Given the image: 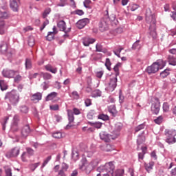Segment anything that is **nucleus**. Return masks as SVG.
<instances>
[{
  "instance_id": "f257e3e1",
  "label": "nucleus",
  "mask_w": 176,
  "mask_h": 176,
  "mask_svg": "<svg viewBox=\"0 0 176 176\" xmlns=\"http://www.w3.org/2000/svg\"><path fill=\"white\" fill-rule=\"evenodd\" d=\"M80 163L81 164L79 165V169L81 170V171H85L86 174H90V173L98 166L100 160L95 159L88 162L87 159L83 157L80 160Z\"/></svg>"
},
{
  "instance_id": "f03ea898",
  "label": "nucleus",
  "mask_w": 176,
  "mask_h": 176,
  "mask_svg": "<svg viewBox=\"0 0 176 176\" xmlns=\"http://www.w3.org/2000/svg\"><path fill=\"white\" fill-rule=\"evenodd\" d=\"M164 67H166V61L160 59L153 63L151 66L147 67L146 72L148 75H151V74H156L159 69H163Z\"/></svg>"
},
{
  "instance_id": "7ed1b4c3",
  "label": "nucleus",
  "mask_w": 176,
  "mask_h": 176,
  "mask_svg": "<svg viewBox=\"0 0 176 176\" xmlns=\"http://www.w3.org/2000/svg\"><path fill=\"white\" fill-rule=\"evenodd\" d=\"M113 170H115V165L112 162L106 163L104 165H102L97 168L98 173H107L111 176H113Z\"/></svg>"
},
{
  "instance_id": "20e7f679",
  "label": "nucleus",
  "mask_w": 176,
  "mask_h": 176,
  "mask_svg": "<svg viewBox=\"0 0 176 176\" xmlns=\"http://www.w3.org/2000/svg\"><path fill=\"white\" fill-rule=\"evenodd\" d=\"M165 135L166 136V142L168 144H175L176 131L175 129H166Z\"/></svg>"
},
{
  "instance_id": "39448f33",
  "label": "nucleus",
  "mask_w": 176,
  "mask_h": 176,
  "mask_svg": "<svg viewBox=\"0 0 176 176\" xmlns=\"http://www.w3.org/2000/svg\"><path fill=\"white\" fill-rule=\"evenodd\" d=\"M8 98L12 105H16L20 101V94L17 91H12L8 94Z\"/></svg>"
},
{
  "instance_id": "423d86ee",
  "label": "nucleus",
  "mask_w": 176,
  "mask_h": 176,
  "mask_svg": "<svg viewBox=\"0 0 176 176\" xmlns=\"http://www.w3.org/2000/svg\"><path fill=\"white\" fill-rule=\"evenodd\" d=\"M19 122H20V117L17 115H15L13 118V121L11 124V131L13 133L19 131Z\"/></svg>"
},
{
  "instance_id": "0eeeda50",
  "label": "nucleus",
  "mask_w": 176,
  "mask_h": 176,
  "mask_svg": "<svg viewBox=\"0 0 176 176\" xmlns=\"http://www.w3.org/2000/svg\"><path fill=\"white\" fill-rule=\"evenodd\" d=\"M155 101L151 105V111L155 115H157L160 112V101L156 98Z\"/></svg>"
},
{
  "instance_id": "6e6552de",
  "label": "nucleus",
  "mask_w": 176,
  "mask_h": 176,
  "mask_svg": "<svg viewBox=\"0 0 176 176\" xmlns=\"http://www.w3.org/2000/svg\"><path fill=\"white\" fill-rule=\"evenodd\" d=\"M20 155V148L19 147H15L12 148L11 151H8L6 156L8 157V159H10V157H17Z\"/></svg>"
},
{
  "instance_id": "1a4fd4ad",
  "label": "nucleus",
  "mask_w": 176,
  "mask_h": 176,
  "mask_svg": "<svg viewBox=\"0 0 176 176\" xmlns=\"http://www.w3.org/2000/svg\"><path fill=\"white\" fill-rule=\"evenodd\" d=\"M122 129H123V124L117 122L115 124L114 129L113 131V135H114V138H116L120 135V131H122Z\"/></svg>"
},
{
  "instance_id": "9d476101",
  "label": "nucleus",
  "mask_w": 176,
  "mask_h": 176,
  "mask_svg": "<svg viewBox=\"0 0 176 176\" xmlns=\"http://www.w3.org/2000/svg\"><path fill=\"white\" fill-rule=\"evenodd\" d=\"M18 72V71L6 69L3 70L2 75L4 78H8L9 79H10L12 78H14V75H16V74H17Z\"/></svg>"
},
{
  "instance_id": "9b49d317",
  "label": "nucleus",
  "mask_w": 176,
  "mask_h": 176,
  "mask_svg": "<svg viewBox=\"0 0 176 176\" xmlns=\"http://www.w3.org/2000/svg\"><path fill=\"white\" fill-rule=\"evenodd\" d=\"M100 138L104 142H109L111 140H115L113 135H109L107 132L102 131L100 133Z\"/></svg>"
},
{
  "instance_id": "f8f14e48",
  "label": "nucleus",
  "mask_w": 176,
  "mask_h": 176,
  "mask_svg": "<svg viewBox=\"0 0 176 176\" xmlns=\"http://www.w3.org/2000/svg\"><path fill=\"white\" fill-rule=\"evenodd\" d=\"M57 27L60 31H63V32H71V28L67 30V23H65V21H64L58 22Z\"/></svg>"
},
{
  "instance_id": "ddd939ff",
  "label": "nucleus",
  "mask_w": 176,
  "mask_h": 176,
  "mask_svg": "<svg viewBox=\"0 0 176 176\" xmlns=\"http://www.w3.org/2000/svg\"><path fill=\"white\" fill-rule=\"evenodd\" d=\"M67 116H68V120H69V124L66 126V129H69V127H72V125H71V123H73V122L75 120V116H74V113L72 112V110H67Z\"/></svg>"
},
{
  "instance_id": "4468645a",
  "label": "nucleus",
  "mask_w": 176,
  "mask_h": 176,
  "mask_svg": "<svg viewBox=\"0 0 176 176\" xmlns=\"http://www.w3.org/2000/svg\"><path fill=\"white\" fill-rule=\"evenodd\" d=\"M89 19H83L79 20L76 23V27L79 30H82V28H84V27H86V25L89 24Z\"/></svg>"
},
{
  "instance_id": "2eb2a0df",
  "label": "nucleus",
  "mask_w": 176,
  "mask_h": 176,
  "mask_svg": "<svg viewBox=\"0 0 176 176\" xmlns=\"http://www.w3.org/2000/svg\"><path fill=\"white\" fill-rule=\"evenodd\" d=\"M30 100L33 102H39V101L42 100V93L37 92L34 94H32V96H30Z\"/></svg>"
},
{
  "instance_id": "dca6fc26",
  "label": "nucleus",
  "mask_w": 176,
  "mask_h": 176,
  "mask_svg": "<svg viewBox=\"0 0 176 176\" xmlns=\"http://www.w3.org/2000/svg\"><path fill=\"white\" fill-rule=\"evenodd\" d=\"M149 31L150 35L152 36L153 39H155L157 35V33H156V23L155 21H153V24L150 25Z\"/></svg>"
},
{
  "instance_id": "f3484780",
  "label": "nucleus",
  "mask_w": 176,
  "mask_h": 176,
  "mask_svg": "<svg viewBox=\"0 0 176 176\" xmlns=\"http://www.w3.org/2000/svg\"><path fill=\"white\" fill-rule=\"evenodd\" d=\"M30 133H31L30 125H25L21 129V134L23 138H27L30 135Z\"/></svg>"
},
{
  "instance_id": "a211bd4d",
  "label": "nucleus",
  "mask_w": 176,
  "mask_h": 176,
  "mask_svg": "<svg viewBox=\"0 0 176 176\" xmlns=\"http://www.w3.org/2000/svg\"><path fill=\"white\" fill-rule=\"evenodd\" d=\"M6 30H8V26H6L5 21L0 18V35H4L6 32Z\"/></svg>"
},
{
  "instance_id": "6ab92c4d",
  "label": "nucleus",
  "mask_w": 176,
  "mask_h": 176,
  "mask_svg": "<svg viewBox=\"0 0 176 176\" xmlns=\"http://www.w3.org/2000/svg\"><path fill=\"white\" fill-rule=\"evenodd\" d=\"M94 42H96L94 38L90 37H85L83 38L82 44L84 46H89L90 45L94 43Z\"/></svg>"
},
{
  "instance_id": "aec40b11",
  "label": "nucleus",
  "mask_w": 176,
  "mask_h": 176,
  "mask_svg": "<svg viewBox=\"0 0 176 176\" xmlns=\"http://www.w3.org/2000/svg\"><path fill=\"white\" fill-rule=\"evenodd\" d=\"M10 6L13 12H19V4L16 0H10Z\"/></svg>"
},
{
  "instance_id": "412c9836",
  "label": "nucleus",
  "mask_w": 176,
  "mask_h": 176,
  "mask_svg": "<svg viewBox=\"0 0 176 176\" xmlns=\"http://www.w3.org/2000/svg\"><path fill=\"white\" fill-rule=\"evenodd\" d=\"M145 131H142L140 134L138 135L137 139V144L141 145V144H144L145 142Z\"/></svg>"
},
{
  "instance_id": "4be33fe9",
  "label": "nucleus",
  "mask_w": 176,
  "mask_h": 176,
  "mask_svg": "<svg viewBox=\"0 0 176 176\" xmlns=\"http://www.w3.org/2000/svg\"><path fill=\"white\" fill-rule=\"evenodd\" d=\"M117 83H118V78H116V76L110 79V82L109 86V87H111V89H112V90H115V89H116V86H118Z\"/></svg>"
},
{
  "instance_id": "5701e85b",
  "label": "nucleus",
  "mask_w": 176,
  "mask_h": 176,
  "mask_svg": "<svg viewBox=\"0 0 176 176\" xmlns=\"http://www.w3.org/2000/svg\"><path fill=\"white\" fill-rule=\"evenodd\" d=\"M0 52L3 54H6L8 52V43H6V42H2L0 44Z\"/></svg>"
},
{
  "instance_id": "b1692460",
  "label": "nucleus",
  "mask_w": 176,
  "mask_h": 176,
  "mask_svg": "<svg viewBox=\"0 0 176 176\" xmlns=\"http://www.w3.org/2000/svg\"><path fill=\"white\" fill-rule=\"evenodd\" d=\"M153 166H155V162H150L148 164H144L145 170L147 173H151L153 170Z\"/></svg>"
},
{
  "instance_id": "393cba45",
  "label": "nucleus",
  "mask_w": 176,
  "mask_h": 176,
  "mask_svg": "<svg viewBox=\"0 0 176 176\" xmlns=\"http://www.w3.org/2000/svg\"><path fill=\"white\" fill-rule=\"evenodd\" d=\"M57 96V92H52L46 96L45 101H50L51 100L56 98Z\"/></svg>"
},
{
  "instance_id": "a878e982",
  "label": "nucleus",
  "mask_w": 176,
  "mask_h": 176,
  "mask_svg": "<svg viewBox=\"0 0 176 176\" xmlns=\"http://www.w3.org/2000/svg\"><path fill=\"white\" fill-rule=\"evenodd\" d=\"M45 68L46 71H49L50 72H52V74H57V68H53L50 65H45Z\"/></svg>"
},
{
  "instance_id": "bb28decb",
  "label": "nucleus",
  "mask_w": 176,
  "mask_h": 176,
  "mask_svg": "<svg viewBox=\"0 0 176 176\" xmlns=\"http://www.w3.org/2000/svg\"><path fill=\"white\" fill-rule=\"evenodd\" d=\"M142 47V45L140 44V40L136 41L132 45V49L133 50H140Z\"/></svg>"
},
{
  "instance_id": "cd10ccee",
  "label": "nucleus",
  "mask_w": 176,
  "mask_h": 176,
  "mask_svg": "<svg viewBox=\"0 0 176 176\" xmlns=\"http://www.w3.org/2000/svg\"><path fill=\"white\" fill-rule=\"evenodd\" d=\"M109 112L111 113L113 116H116V115H118V111H116V107L115 106H110L109 107Z\"/></svg>"
},
{
  "instance_id": "c85d7f7f",
  "label": "nucleus",
  "mask_w": 176,
  "mask_h": 176,
  "mask_svg": "<svg viewBox=\"0 0 176 176\" xmlns=\"http://www.w3.org/2000/svg\"><path fill=\"white\" fill-rule=\"evenodd\" d=\"M88 123L91 126H94V127H95L96 129H101V127H102V123H101V122H89Z\"/></svg>"
},
{
  "instance_id": "c756f323",
  "label": "nucleus",
  "mask_w": 176,
  "mask_h": 176,
  "mask_svg": "<svg viewBox=\"0 0 176 176\" xmlns=\"http://www.w3.org/2000/svg\"><path fill=\"white\" fill-rule=\"evenodd\" d=\"M54 36H56L54 32H49L47 36H46V39L50 42L54 39Z\"/></svg>"
},
{
  "instance_id": "7c9ffc66",
  "label": "nucleus",
  "mask_w": 176,
  "mask_h": 176,
  "mask_svg": "<svg viewBox=\"0 0 176 176\" xmlns=\"http://www.w3.org/2000/svg\"><path fill=\"white\" fill-rule=\"evenodd\" d=\"M25 65L26 69H31V68H32V62H31V59L26 58Z\"/></svg>"
},
{
  "instance_id": "2f4dec72",
  "label": "nucleus",
  "mask_w": 176,
  "mask_h": 176,
  "mask_svg": "<svg viewBox=\"0 0 176 176\" xmlns=\"http://www.w3.org/2000/svg\"><path fill=\"white\" fill-rule=\"evenodd\" d=\"M168 75H170V69H166L160 73V76L162 79H164V78H167Z\"/></svg>"
},
{
  "instance_id": "473e14b6",
  "label": "nucleus",
  "mask_w": 176,
  "mask_h": 176,
  "mask_svg": "<svg viewBox=\"0 0 176 176\" xmlns=\"http://www.w3.org/2000/svg\"><path fill=\"white\" fill-rule=\"evenodd\" d=\"M102 92L100 89H96L91 93V97L96 98V97H101Z\"/></svg>"
},
{
  "instance_id": "72a5a7b5",
  "label": "nucleus",
  "mask_w": 176,
  "mask_h": 176,
  "mask_svg": "<svg viewBox=\"0 0 176 176\" xmlns=\"http://www.w3.org/2000/svg\"><path fill=\"white\" fill-rule=\"evenodd\" d=\"M146 127V125H145V123L140 124L138 126L135 127V133H138L139 131H141V130H144Z\"/></svg>"
},
{
  "instance_id": "f704fd0d",
  "label": "nucleus",
  "mask_w": 176,
  "mask_h": 176,
  "mask_svg": "<svg viewBox=\"0 0 176 176\" xmlns=\"http://www.w3.org/2000/svg\"><path fill=\"white\" fill-rule=\"evenodd\" d=\"M50 160H52V156H48L45 160H44L41 166V170H43V168L46 167V165L50 162Z\"/></svg>"
},
{
  "instance_id": "c9c22d12",
  "label": "nucleus",
  "mask_w": 176,
  "mask_h": 176,
  "mask_svg": "<svg viewBox=\"0 0 176 176\" xmlns=\"http://www.w3.org/2000/svg\"><path fill=\"white\" fill-rule=\"evenodd\" d=\"M28 43L29 46L32 47V46H34V45H35V38H34V36H29Z\"/></svg>"
},
{
  "instance_id": "e433bc0d",
  "label": "nucleus",
  "mask_w": 176,
  "mask_h": 176,
  "mask_svg": "<svg viewBox=\"0 0 176 176\" xmlns=\"http://www.w3.org/2000/svg\"><path fill=\"white\" fill-rule=\"evenodd\" d=\"M0 89L2 91L8 89V85H6V83L3 80H0Z\"/></svg>"
},
{
  "instance_id": "4c0bfd02",
  "label": "nucleus",
  "mask_w": 176,
  "mask_h": 176,
  "mask_svg": "<svg viewBox=\"0 0 176 176\" xmlns=\"http://www.w3.org/2000/svg\"><path fill=\"white\" fill-rule=\"evenodd\" d=\"M98 118L100 119L101 120H104V122L107 120H109V116L106 114H99Z\"/></svg>"
},
{
  "instance_id": "58836bf2",
  "label": "nucleus",
  "mask_w": 176,
  "mask_h": 176,
  "mask_svg": "<svg viewBox=\"0 0 176 176\" xmlns=\"http://www.w3.org/2000/svg\"><path fill=\"white\" fill-rule=\"evenodd\" d=\"M104 65H105L107 69H108V71H111V59H109V58H106V62H105Z\"/></svg>"
},
{
  "instance_id": "ea45409f",
  "label": "nucleus",
  "mask_w": 176,
  "mask_h": 176,
  "mask_svg": "<svg viewBox=\"0 0 176 176\" xmlns=\"http://www.w3.org/2000/svg\"><path fill=\"white\" fill-rule=\"evenodd\" d=\"M72 157L74 162L79 160V153L77 151H73L72 154Z\"/></svg>"
},
{
  "instance_id": "a19ab883",
  "label": "nucleus",
  "mask_w": 176,
  "mask_h": 176,
  "mask_svg": "<svg viewBox=\"0 0 176 176\" xmlns=\"http://www.w3.org/2000/svg\"><path fill=\"white\" fill-rule=\"evenodd\" d=\"M39 166H41V162H36L31 164L30 167L32 171H34L36 168H38V167H39Z\"/></svg>"
},
{
  "instance_id": "79ce46f5",
  "label": "nucleus",
  "mask_w": 176,
  "mask_h": 176,
  "mask_svg": "<svg viewBox=\"0 0 176 176\" xmlns=\"http://www.w3.org/2000/svg\"><path fill=\"white\" fill-rule=\"evenodd\" d=\"M50 12H52V9H50V8H46L43 14V19H46L47 16L50 14Z\"/></svg>"
},
{
  "instance_id": "37998d69",
  "label": "nucleus",
  "mask_w": 176,
  "mask_h": 176,
  "mask_svg": "<svg viewBox=\"0 0 176 176\" xmlns=\"http://www.w3.org/2000/svg\"><path fill=\"white\" fill-rule=\"evenodd\" d=\"M28 159H30V155L27 152H23L21 155V160L23 162H27Z\"/></svg>"
},
{
  "instance_id": "c03bdc74",
  "label": "nucleus",
  "mask_w": 176,
  "mask_h": 176,
  "mask_svg": "<svg viewBox=\"0 0 176 176\" xmlns=\"http://www.w3.org/2000/svg\"><path fill=\"white\" fill-rule=\"evenodd\" d=\"M105 152H111L113 151V148H112V146L111 144H107L104 146V149Z\"/></svg>"
},
{
  "instance_id": "a18cd8bd",
  "label": "nucleus",
  "mask_w": 176,
  "mask_h": 176,
  "mask_svg": "<svg viewBox=\"0 0 176 176\" xmlns=\"http://www.w3.org/2000/svg\"><path fill=\"white\" fill-rule=\"evenodd\" d=\"M94 115H96V111L94 110H91L89 112L87 113V119L91 120L93 118H94Z\"/></svg>"
},
{
  "instance_id": "49530a36",
  "label": "nucleus",
  "mask_w": 176,
  "mask_h": 176,
  "mask_svg": "<svg viewBox=\"0 0 176 176\" xmlns=\"http://www.w3.org/2000/svg\"><path fill=\"white\" fill-rule=\"evenodd\" d=\"M162 108L164 112H168V111L170 110V105L168 102H164Z\"/></svg>"
},
{
  "instance_id": "de8ad7c7",
  "label": "nucleus",
  "mask_w": 176,
  "mask_h": 176,
  "mask_svg": "<svg viewBox=\"0 0 176 176\" xmlns=\"http://www.w3.org/2000/svg\"><path fill=\"white\" fill-rule=\"evenodd\" d=\"M124 174V170L123 169H118L116 170L114 176H123Z\"/></svg>"
},
{
  "instance_id": "09e8293b",
  "label": "nucleus",
  "mask_w": 176,
  "mask_h": 176,
  "mask_svg": "<svg viewBox=\"0 0 176 176\" xmlns=\"http://www.w3.org/2000/svg\"><path fill=\"white\" fill-rule=\"evenodd\" d=\"M100 28H102V31L107 30V23L105 21H101L99 24Z\"/></svg>"
},
{
  "instance_id": "8fccbe9b",
  "label": "nucleus",
  "mask_w": 176,
  "mask_h": 176,
  "mask_svg": "<svg viewBox=\"0 0 176 176\" xmlns=\"http://www.w3.org/2000/svg\"><path fill=\"white\" fill-rule=\"evenodd\" d=\"M82 109H79L76 107L73 108L72 113L73 115H80L82 113Z\"/></svg>"
},
{
  "instance_id": "3c124183",
  "label": "nucleus",
  "mask_w": 176,
  "mask_h": 176,
  "mask_svg": "<svg viewBox=\"0 0 176 176\" xmlns=\"http://www.w3.org/2000/svg\"><path fill=\"white\" fill-rule=\"evenodd\" d=\"M42 75H43V79H45V80L52 79V74L49 73H42Z\"/></svg>"
},
{
  "instance_id": "603ef678",
  "label": "nucleus",
  "mask_w": 176,
  "mask_h": 176,
  "mask_svg": "<svg viewBox=\"0 0 176 176\" xmlns=\"http://www.w3.org/2000/svg\"><path fill=\"white\" fill-rule=\"evenodd\" d=\"M22 79H23V77L20 74L16 75L14 78V80L15 83H19V82H21Z\"/></svg>"
},
{
  "instance_id": "864d4df0",
  "label": "nucleus",
  "mask_w": 176,
  "mask_h": 176,
  "mask_svg": "<svg viewBox=\"0 0 176 176\" xmlns=\"http://www.w3.org/2000/svg\"><path fill=\"white\" fill-rule=\"evenodd\" d=\"M54 138H63V133L61 132H55L53 133Z\"/></svg>"
},
{
  "instance_id": "5fc2aeb1",
  "label": "nucleus",
  "mask_w": 176,
  "mask_h": 176,
  "mask_svg": "<svg viewBox=\"0 0 176 176\" xmlns=\"http://www.w3.org/2000/svg\"><path fill=\"white\" fill-rule=\"evenodd\" d=\"M0 19H2V20L8 19V12H6V11H0Z\"/></svg>"
},
{
  "instance_id": "6e6d98bb",
  "label": "nucleus",
  "mask_w": 176,
  "mask_h": 176,
  "mask_svg": "<svg viewBox=\"0 0 176 176\" xmlns=\"http://www.w3.org/2000/svg\"><path fill=\"white\" fill-rule=\"evenodd\" d=\"M155 123H156V124H162V122H163V116H160L158 118H157L155 120H154Z\"/></svg>"
},
{
  "instance_id": "4d7b16f0",
  "label": "nucleus",
  "mask_w": 176,
  "mask_h": 176,
  "mask_svg": "<svg viewBox=\"0 0 176 176\" xmlns=\"http://www.w3.org/2000/svg\"><path fill=\"white\" fill-rule=\"evenodd\" d=\"M41 87L43 89V90H47V89H49V82H43L41 84Z\"/></svg>"
},
{
  "instance_id": "13d9d810",
  "label": "nucleus",
  "mask_w": 176,
  "mask_h": 176,
  "mask_svg": "<svg viewBox=\"0 0 176 176\" xmlns=\"http://www.w3.org/2000/svg\"><path fill=\"white\" fill-rule=\"evenodd\" d=\"M96 52H104V48L101 44H96Z\"/></svg>"
},
{
  "instance_id": "bf43d9fd",
  "label": "nucleus",
  "mask_w": 176,
  "mask_h": 176,
  "mask_svg": "<svg viewBox=\"0 0 176 176\" xmlns=\"http://www.w3.org/2000/svg\"><path fill=\"white\" fill-rule=\"evenodd\" d=\"M20 111L22 113H27L28 112V107L27 106H21L20 107Z\"/></svg>"
},
{
  "instance_id": "052dcab7",
  "label": "nucleus",
  "mask_w": 176,
  "mask_h": 176,
  "mask_svg": "<svg viewBox=\"0 0 176 176\" xmlns=\"http://www.w3.org/2000/svg\"><path fill=\"white\" fill-rule=\"evenodd\" d=\"M66 5H68L67 0H60V2L58 3L57 6L64 7L66 6Z\"/></svg>"
},
{
  "instance_id": "680f3d73",
  "label": "nucleus",
  "mask_w": 176,
  "mask_h": 176,
  "mask_svg": "<svg viewBox=\"0 0 176 176\" xmlns=\"http://www.w3.org/2000/svg\"><path fill=\"white\" fill-rule=\"evenodd\" d=\"M72 96L73 98H74V100H79V94L78 93V91H74L72 93Z\"/></svg>"
},
{
  "instance_id": "e2e57ef3",
  "label": "nucleus",
  "mask_w": 176,
  "mask_h": 176,
  "mask_svg": "<svg viewBox=\"0 0 176 176\" xmlns=\"http://www.w3.org/2000/svg\"><path fill=\"white\" fill-rule=\"evenodd\" d=\"M26 151H27L26 153H28L29 156H32L34 155V150L32 148L28 147L26 148Z\"/></svg>"
},
{
  "instance_id": "0e129e2a",
  "label": "nucleus",
  "mask_w": 176,
  "mask_h": 176,
  "mask_svg": "<svg viewBox=\"0 0 176 176\" xmlns=\"http://www.w3.org/2000/svg\"><path fill=\"white\" fill-rule=\"evenodd\" d=\"M119 67H120V63H117L113 67V69L116 73V76L117 75H119Z\"/></svg>"
},
{
  "instance_id": "69168bd1",
  "label": "nucleus",
  "mask_w": 176,
  "mask_h": 176,
  "mask_svg": "<svg viewBox=\"0 0 176 176\" xmlns=\"http://www.w3.org/2000/svg\"><path fill=\"white\" fill-rule=\"evenodd\" d=\"M67 170H68V165L65 163H63L62 164V166H61V170H60V171H67Z\"/></svg>"
},
{
  "instance_id": "338daca9",
  "label": "nucleus",
  "mask_w": 176,
  "mask_h": 176,
  "mask_svg": "<svg viewBox=\"0 0 176 176\" xmlns=\"http://www.w3.org/2000/svg\"><path fill=\"white\" fill-rule=\"evenodd\" d=\"M6 176H12V169L10 168H7L5 169Z\"/></svg>"
},
{
  "instance_id": "774afa93",
  "label": "nucleus",
  "mask_w": 176,
  "mask_h": 176,
  "mask_svg": "<svg viewBox=\"0 0 176 176\" xmlns=\"http://www.w3.org/2000/svg\"><path fill=\"white\" fill-rule=\"evenodd\" d=\"M85 107H90L91 105V100L89 98L85 100Z\"/></svg>"
}]
</instances>
